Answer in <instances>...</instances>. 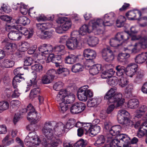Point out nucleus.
<instances>
[{"mask_svg":"<svg viewBox=\"0 0 147 147\" xmlns=\"http://www.w3.org/2000/svg\"><path fill=\"white\" fill-rule=\"evenodd\" d=\"M5 30L9 32L8 34L9 38L11 40H19L21 39L23 34L28 35V38H30L33 34V30L31 29L22 27L21 26H16L15 25H7Z\"/></svg>","mask_w":147,"mask_h":147,"instance_id":"obj_1","label":"nucleus"},{"mask_svg":"<svg viewBox=\"0 0 147 147\" xmlns=\"http://www.w3.org/2000/svg\"><path fill=\"white\" fill-rule=\"evenodd\" d=\"M115 87L111 88L106 94L104 96V99L108 100L110 103H114V105L112 104L109 105L107 110L108 114L110 113L114 110L115 105L116 107L121 106L124 103L125 100L122 98V94L117 92Z\"/></svg>","mask_w":147,"mask_h":147,"instance_id":"obj_2","label":"nucleus"},{"mask_svg":"<svg viewBox=\"0 0 147 147\" xmlns=\"http://www.w3.org/2000/svg\"><path fill=\"white\" fill-rule=\"evenodd\" d=\"M31 122L32 124L27 126L26 129L29 131H34L35 125L32 124V123L34 124L33 122ZM24 142L28 147H36L40 144L41 141L35 132L32 131L29 132L25 139Z\"/></svg>","mask_w":147,"mask_h":147,"instance_id":"obj_3","label":"nucleus"},{"mask_svg":"<svg viewBox=\"0 0 147 147\" xmlns=\"http://www.w3.org/2000/svg\"><path fill=\"white\" fill-rule=\"evenodd\" d=\"M22 112V113L28 112L27 119L30 121L33 122L34 123L37 122L38 120L41 118L40 114L37 113L31 104H29L27 106L26 108L23 109Z\"/></svg>","mask_w":147,"mask_h":147,"instance_id":"obj_4","label":"nucleus"},{"mask_svg":"<svg viewBox=\"0 0 147 147\" xmlns=\"http://www.w3.org/2000/svg\"><path fill=\"white\" fill-rule=\"evenodd\" d=\"M100 30L98 25L95 20L90 21L88 25L84 24L80 28L79 34L80 35L83 36L87 33H90L93 30L98 31Z\"/></svg>","mask_w":147,"mask_h":147,"instance_id":"obj_5","label":"nucleus"},{"mask_svg":"<svg viewBox=\"0 0 147 147\" xmlns=\"http://www.w3.org/2000/svg\"><path fill=\"white\" fill-rule=\"evenodd\" d=\"M115 19V15L113 12L105 14L102 20L98 19L96 20L100 28L102 26H111L114 23Z\"/></svg>","mask_w":147,"mask_h":147,"instance_id":"obj_6","label":"nucleus"},{"mask_svg":"<svg viewBox=\"0 0 147 147\" xmlns=\"http://www.w3.org/2000/svg\"><path fill=\"white\" fill-rule=\"evenodd\" d=\"M88 88V85H85L78 89L77 96L80 100L85 102L87 100L88 97H92L93 96V92Z\"/></svg>","mask_w":147,"mask_h":147,"instance_id":"obj_7","label":"nucleus"},{"mask_svg":"<svg viewBox=\"0 0 147 147\" xmlns=\"http://www.w3.org/2000/svg\"><path fill=\"white\" fill-rule=\"evenodd\" d=\"M115 71H113L112 69L109 70L103 71L101 75V77L103 79L109 78L107 82L108 84L111 86H114L116 85L117 83V80L116 77H111L114 75Z\"/></svg>","mask_w":147,"mask_h":147,"instance_id":"obj_8","label":"nucleus"},{"mask_svg":"<svg viewBox=\"0 0 147 147\" xmlns=\"http://www.w3.org/2000/svg\"><path fill=\"white\" fill-rule=\"evenodd\" d=\"M55 124V122L54 121L46 122L45 123L42 131L43 134L48 140L54 137L53 131L52 128H53Z\"/></svg>","mask_w":147,"mask_h":147,"instance_id":"obj_9","label":"nucleus"},{"mask_svg":"<svg viewBox=\"0 0 147 147\" xmlns=\"http://www.w3.org/2000/svg\"><path fill=\"white\" fill-rule=\"evenodd\" d=\"M25 70L24 67H18L15 69L14 71V74L16 76L13 78L12 81L13 86L15 88L17 86V83L24 80V78L20 75H23V71Z\"/></svg>","mask_w":147,"mask_h":147,"instance_id":"obj_10","label":"nucleus"},{"mask_svg":"<svg viewBox=\"0 0 147 147\" xmlns=\"http://www.w3.org/2000/svg\"><path fill=\"white\" fill-rule=\"evenodd\" d=\"M82 45V42L78 41L76 37H70L66 43V46L70 50H74Z\"/></svg>","mask_w":147,"mask_h":147,"instance_id":"obj_11","label":"nucleus"},{"mask_svg":"<svg viewBox=\"0 0 147 147\" xmlns=\"http://www.w3.org/2000/svg\"><path fill=\"white\" fill-rule=\"evenodd\" d=\"M102 55L103 58L106 61L111 62L114 59V55L109 47L102 49Z\"/></svg>","mask_w":147,"mask_h":147,"instance_id":"obj_12","label":"nucleus"},{"mask_svg":"<svg viewBox=\"0 0 147 147\" xmlns=\"http://www.w3.org/2000/svg\"><path fill=\"white\" fill-rule=\"evenodd\" d=\"M85 104L81 102H76L72 105L70 109V111L73 114L81 113L85 109Z\"/></svg>","mask_w":147,"mask_h":147,"instance_id":"obj_13","label":"nucleus"},{"mask_svg":"<svg viewBox=\"0 0 147 147\" xmlns=\"http://www.w3.org/2000/svg\"><path fill=\"white\" fill-rule=\"evenodd\" d=\"M58 24H63L61 25L63 31H67L70 28L72 25L71 21L69 19L66 17H60L57 20Z\"/></svg>","mask_w":147,"mask_h":147,"instance_id":"obj_14","label":"nucleus"},{"mask_svg":"<svg viewBox=\"0 0 147 147\" xmlns=\"http://www.w3.org/2000/svg\"><path fill=\"white\" fill-rule=\"evenodd\" d=\"M48 140L49 141H47L45 139H44L41 142L42 145L45 147H55L59 143H62L61 141L57 139L55 137Z\"/></svg>","mask_w":147,"mask_h":147,"instance_id":"obj_15","label":"nucleus"},{"mask_svg":"<svg viewBox=\"0 0 147 147\" xmlns=\"http://www.w3.org/2000/svg\"><path fill=\"white\" fill-rule=\"evenodd\" d=\"M117 138L119 140V144L123 147H127L130 142V138L125 134H121L117 136Z\"/></svg>","mask_w":147,"mask_h":147,"instance_id":"obj_16","label":"nucleus"},{"mask_svg":"<svg viewBox=\"0 0 147 147\" xmlns=\"http://www.w3.org/2000/svg\"><path fill=\"white\" fill-rule=\"evenodd\" d=\"M2 44L4 46V49L7 52L13 51L17 47L16 44L10 43L7 38L5 39L2 42Z\"/></svg>","mask_w":147,"mask_h":147,"instance_id":"obj_17","label":"nucleus"},{"mask_svg":"<svg viewBox=\"0 0 147 147\" xmlns=\"http://www.w3.org/2000/svg\"><path fill=\"white\" fill-rule=\"evenodd\" d=\"M53 63L55 64V67L57 68V74H60L63 73L65 76L69 74V72L68 70L67 69L63 68L62 63L54 61Z\"/></svg>","mask_w":147,"mask_h":147,"instance_id":"obj_18","label":"nucleus"},{"mask_svg":"<svg viewBox=\"0 0 147 147\" xmlns=\"http://www.w3.org/2000/svg\"><path fill=\"white\" fill-rule=\"evenodd\" d=\"M137 65L135 64L131 63L129 64L126 68V75L132 77L135 74L137 70Z\"/></svg>","mask_w":147,"mask_h":147,"instance_id":"obj_19","label":"nucleus"},{"mask_svg":"<svg viewBox=\"0 0 147 147\" xmlns=\"http://www.w3.org/2000/svg\"><path fill=\"white\" fill-rule=\"evenodd\" d=\"M54 130L55 131V134L56 135L59 136L62 134L64 133L65 129V126L61 122L57 123L55 122L54 126Z\"/></svg>","mask_w":147,"mask_h":147,"instance_id":"obj_20","label":"nucleus"},{"mask_svg":"<svg viewBox=\"0 0 147 147\" xmlns=\"http://www.w3.org/2000/svg\"><path fill=\"white\" fill-rule=\"evenodd\" d=\"M39 51L42 54H48L52 52L53 47L50 44H44L38 47Z\"/></svg>","mask_w":147,"mask_h":147,"instance_id":"obj_21","label":"nucleus"},{"mask_svg":"<svg viewBox=\"0 0 147 147\" xmlns=\"http://www.w3.org/2000/svg\"><path fill=\"white\" fill-rule=\"evenodd\" d=\"M84 55L85 58H88L87 60L92 61L95 58L96 53L93 50L90 49H86L84 51Z\"/></svg>","mask_w":147,"mask_h":147,"instance_id":"obj_22","label":"nucleus"},{"mask_svg":"<svg viewBox=\"0 0 147 147\" xmlns=\"http://www.w3.org/2000/svg\"><path fill=\"white\" fill-rule=\"evenodd\" d=\"M129 113L125 109H121L118 112L117 119L118 122H122L123 121L128 117Z\"/></svg>","mask_w":147,"mask_h":147,"instance_id":"obj_23","label":"nucleus"},{"mask_svg":"<svg viewBox=\"0 0 147 147\" xmlns=\"http://www.w3.org/2000/svg\"><path fill=\"white\" fill-rule=\"evenodd\" d=\"M101 100V98L99 97H95L88 100L87 102V105L89 107H94L99 104Z\"/></svg>","mask_w":147,"mask_h":147,"instance_id":"obj_24","label":"nucleus"},{"mask_svg":"<svg viewBox=\"0 0 147 147\" xmlns=\"http://www.w3.org/2000/svg\"><path fill=\"white\" fill-rule=\"evenodd\" d=\"M147 59V53H143L138 55L135 58V62L138 64L144 63Z\"/></svg>","mask_w":147,"mask_h":147,"instance_id":"obj_25","label":"nucleus"},{"mask_svg":"<svg viewBox=\"0 0 147 147\" xmlns=\"http://www.w3.org/2000/svg\"><path fill=\"white\" fill-rule=\"evenodd\" d=\"M65 47L63 45H60L55 46L53 48L52 52H54L55 54L59 55H61L65 53Z\"/></svg>","mask_w":147,"mask_h":147,"instance_id":"obj_26","label":"nucleus"},{"mask_svg":"<svg viewBox=\"0 0 147 147\" xmlns=\"http://www.w3.org/2000/svg\"><path fill=\"white\" fill-rule=\"evenodd\" d=\"M67 93L68 91L66 89L60 90L57 94L56 100L60 103L64 102L65 96Z\"/></svg>","mask_w":147,"mask_h":147,"instance_id":"obj_27","label":"nucleus"},{"mask_svg":"<svg viewBox=\"0 0 147 147\" xmlns=\"http://www.w3.org/2000/svg\"><path fill=\"white\" fill-rule=\"evenodd\" d=\"M121 130V126L119 125H117L113 126L109 130L110 135L112 136H116L120 134V132Z\"/></svg>","mask_w":147,"mask_h":147,"instance_id":"obj_28","label":"nucleus"},{"mask_svg":"<svg viewBox=\"0 0 147 147\" xmlns=\"http://www.w3.org/2000/svg\"><path fill=\"white\" fill-rule=\"evenodd\" d=\"M119 123L123 125L126 130L131 128L134 125L133 122L128 117L123 120L122 122Z\"/></svg>","mask_w":147,"mask_h":147,"instance_id":"obj_29","label":"nucleus"},{"mask_svg":"<svg viewBox=\"0 0 147 147\" xmlns=\"http://www.w3.org/2000/svg\"><path fill=\"white\" fill-rule=\"evenodd\" d=\"M115 37L120 42L122 40H123V42L125 41L129 38L128 34L125 32L117 33Z\"/></svg>","mask_w":147,"mask_h":147,"instance_id":"obj_30","label":"nucleus"},{"mask_svg":"<svg viewBox=\"0 0 147 147\" xmlns=\"http://www.w3.org/2000/svg\"><path fill=\"white\" fill-rule=\"evenodd\" d=\"M78 57V55L70 54L66 57L65 62L68 64H73L76 62Z\"/></svg>","mask_w":147,"mask_h":147,"instance_id":"obj_31","label":"nucleus"},{"mask_svg":"<svg viewBox=\"0 0 147 147\" xmlns=\"http://www.w3.org/2000/svg\"><path fill=\"white\" fill-rule=\"evenodd\" d=\"M147 111V107L145 105L141 106L136 111V114L135 119L140 118L142 117L144 113Z\"/></svg>","mask_w":147,"mask_h":147,"instance_id":"obj_32","label":"nucleus"},{"mask_svg":"<svg viewBox=\"0 0 147 147\" xmlns=\"http://www.w3.org/2000/svg\"><path fill=\"white\" fill-rule=\"evenodd\" d=\"M131 46L132 47L131 49H130L129 48V47H128L125 48V51L128 50L129 52L131 53H136L140 51L141 48L139 44L138 43H136L134 45H131Z\"/></svg>","mask_w":147,"mask_h":147,"instance_id":"obj_33","label":"nucleus"},{"mask_svg":"<svg viewBox=\"0 0 147 147\" xmlns=\"http://www.w3.org/2000/svg\"><path fill=\"white\" fill-rule=\"evenodd\" d=\"M101 65L100 64H96L93 65L89 69V72L93 75H95L99 72L101 70Z\"/></svg>","mask_w":147,"mask_h":147,"instance_id":"obj_34","label":"nucleus"},{"mask_svg":"<svg viewBox=\"0 0 147 147\" xmlns=\"http://www.w3.org/2000/svg\"><path fill=\"white\" fill-rule=\"evenodd\" d=\"M136 13H138L140 16L141 13L140 11L137 10V12L135 11H131L127 12L126 14V16L128 19L130 20H133L135 19Z\"/></svg>","mask_w":147,"mask_h":147,"instance_id":"obj_35","label":"nucleus"},{"mask_svg":"<svg viewBox=\"0 0 147 147\" xmlns=\"http://www.w3.org/2000/svg\"><path fill=\"white\" fill-rule=\"evenodd\" d=\"M98 38L94 36L89 37L87 40L88 45L92 47H94L98 44Z\"/></svg>","mask_w":147,"mask_h":147,"instance_id":"obj_36","label":"nucleus"},{"mask_svg":"<svg viewBox=\"0 0 147 147\" xmlns=\"http://www.w3.org/2000/svg\"><path fill=\"white\" fill-rule=\"evenodd\" d=\"M66 95L64 102H66V103L70 104L74 101L75 98L74 94L68 91V93Z\"/></svg>","mask_w":147,"mask_h":147,"instance_id":"obj_37","label":"nucleus"},{"mask_svg":"<svg viewBox=\"0 0 147 147\" xmlns=\"http://www.w3.org/2000/svg\"><path fill=\"white\" fill-rule=\"evenodd\" d=\"M38 29L42 31H44L45 29H48L52 27V25L49 23H38L36 24Z\"/></svg>","mask_w":147,"mask_h":147,"instance_id":"obj_38","label":"nucleus"},{"mask_svg":"<svg viewBox=\"0 0 147 147\" xmlns=\"http://www.w3.org/2000/svg\"><path fill=\"white\" fill-rule=\"evenodd\" d=\"M139 102L136 99H133L129 100L128 103V108L134 109L137 108L139 106Z\"/></svg>","mask_w":147,"mask_h":147,"instance_id":"obj_39","label":"nucleus"},{"mask_svg":"<svg viewBox=\"0 0 147 147\" xmlns=\"http://www.w3.org/2000/svg\"><path fill=\"white\" fill-rule=\"evenodd\" d=\"M14 61L10 58H7L4 60L3 64L5 68H9L12 67L14 65Z\"/></svg>","mask_w":147,"mask_h":147,"instance_id":"obj_40","label":"nucleus"},{"mask_svg":"<svg viewBox=\"0 0 147 147\" xmlns=\"http://www.w3.org/2000/svg\"><path fill=\"white\" fill-rule=\"evenodd\" d=\"M16 24H22L24 26L30 23V20L25 16L20 17L18 18L17 21H16Z\"/></svg>","mask_w":147,"mask_h":147,"instance_id":"obj_41","label":"nucleus"},{"mask_svg":"<svg viewBox=\"0 0 147 147\" xmlns=\"http://www.w3.org/2000/svg\"><path fill=\"white\" fill-rule=\"evenodd\" d=\"M116 69L117 71V75L119 77H123V75L125 73L126 71V68L123 66L120 65L117 66L116 67Z\"/></svg>","mask_w":147,"mask_h":147,"instance_id":"obj_42","label":"nucleus"},{"mask_svg":"<svg viewBox=\"0 0 147 147\" xmlns=\"http://www.w3.org/2000/svg\"><path fill=\"white\" fill-rule=\"evenodd\" d=\"M52 32L51 31H42L38 36L41 38L48 39L52 37Z\"/></svg>","mask_w":147,"mask_h":147,"instance_id":"obj_43","label":"nucleus"},{"mask_svg":"<svg viewBox=\"0 0 147 147\" xmlns=\"http://www.w3.org/2000/svg\"><path fill=\"white\" fill-rule=\"evenodd\" d=\"M83 69V66L80 63H76L73 65L71 68L72 71L75 73L80 72L82 71Z\"/></svg>","mask_w":147,"mask_h":147,"instance_id":"obj_44","label":"nucleus"},{"mask_svg":"<svg viewBox=\"0 0 147 147\" xmlns=\"http://www.w3.org/2000/svg\"><path fill=\"white\" fill-rule=\"evenodd\" d=\"M126 20V19L124 16H119L116 21V26L119 28L123 27Z\"/></svg>","mask_w":147,"mask_h":147,"instance_id":"obj_45","label":"nucleus"},{"mask_svg":"<svg viewBox=\"0 0 147 147\" xmlns=\"http://www.w3.org/2000/svg\"><path fill=\"white\" fill-rule=\"evenodd\" d=\"M37 81V80L36 74L34 73L33 75L32 76V79L30 80L31 84L27 85V87H26V90H25V92H26L30 90V87L32 85H36Z\"/></svg>","mask_w":147,"mask_h":147,"instance_id":"obj_46","label":"nucleus"},{"mask_svg":"<svg viewBox=\"0 0 147 147\" xmlns=\"http://www.w3.org/2000/svg\"><path fill=\"white\" fill-rule=\"evenodd\" d=\"M100 127L99 126L97 125H94L92 126L90 133L92 136H94L98 133L100 132Z\"/></svg>","mask_w":147,"mask_h":147,"instance_id":"obj_47","label":"nucleus"},{"mask_svg":"<svg viewBox=\"0 0 147 147\" xmlns=\"http://www.w3.org/2000/svg\"><path fill=\"white\" fill-rule=\"evenodd\" d=\"M40 89L38 87L32 89L29 94L30 98L33 99L36 97L40 93Z\"/></svg>","mask_w":147,"mask_h":147,"instance_id":"obj_48","label":"nucleus"},{"mask_svg":"<svg viewBox=\"0 0 147 147\" xmlns=\"http://www.w3.org/2000/svg\"><path fill=\"white\" fill-rule=\"evenodd\" d=\"M138 44L141 48L145 49L147 47V36L141 37Z\"/></svg>","mask_w":147,"mask_h":147,"instance_id":"obj_49","label":"nucleus"},{"mask_svg":"<svg viewBox=\"0 0 147 147\" xmlns=\"http://www.w3.org/2000/svg\"><path fill=\"white\" fill-rule=\"evenodd\" d=\"M130 57V55L127 53H119L117 57L118 61L121 62H123L125 61L126 59Z\"/></svg>","mask_w":147,"mask_h":147,"instance_id":"obj_50","label":"nucleus"},{"mask_svg":"<svg viewBox=\"0 0 147 147\" xmlns=\"http://www.w3.org/2000/svg\"><path fill=\"white\" fill-rule=\"evenodd\" d=\"M105 141L104 136L102 135H100L97 137V140L94 144L96 146H100L104 143Z\"/></svg>","mask_w":147,"mask_h":147,"instance_id":"obj_51","label":"nucleus"},{"mask_svg":"<svg viewBox=\"0 0 147 147\" xmlns=\"http://www.w3.org/2000/svg\"><path fill=\"white\" fill-rule=\"evenodd\" d=\"M9 103L6 101H2L0 102V112L3 111L7 109L9 107Z\"/></svg>","mask_w":147,"mask_h":147,"instance_id":"obj_52","label":"nucleus"},{"mask_svg":"<svg viewBox=\"0 0 147 147\" xmlns=\"http://www.w3.org/2000/svg\"><path fill=\"white\" fill-rule=\"evenodd\" d=\"M20 102L18 100H13L11 102V108L13 111H15L18 109L20 104Z\"/></svg>","mask_w":147,"mask_h":147,"instance_id":"obj_53","label":"nucleus"},{"mask_svg":"<svg viewBox=\"0 0 147 147\" xmlns=\"http://www.w3.org/2000/svg\"><path fill=\"white\" fill-rule=\"evenodd\" d=\"M119 140L117 139H113L110 142L109 145L110 147H121L120 143L119 144Z\"/></svg>","mask_w":147,"mask_h":147,"instance_id":"obj_54","label":"nucleus"},{"mask_svg":"<svg viewBox=\"0 0 147 147\" xmlns=\"http://www.w3.org/2000/svg\"><path fill=\"white\" fill-rule=\"evenodd\" d=\"M20 9V12L23 15L26 14L28 11L27 6L23 3H21Z\"/></svg>","mask_w":147,"mask_h":147,"instance_id":"obj_55","label":"nucleus"},{"mask_svg":"<svg viewBox=\"0 0 147 147\" xmlns=\"http://www.w3.org/2000/svg\"><path fill=\"white\" fill-rule=\"evenodd\" d=\"M30 47V45L27 42H22L20 46V49L21 51L24 52L27 51Z\"/></svg>","mask_w":147,"mask_h":147,"instance_id":"obj_56","label":"nucleus"},{"mask_svg":"<svg viewBox=\"0 0 147 147\" xmlns=\"http://www.w3.org/2000/svg\"><path fill=\"white\" fill-rule=\"evenodd\" d=\"M121 43L119 40L115 38H112L110 40V44L111 46L113 47H117L121 44Z\"/></svg>","mask_w":147,"mask_h":147,"instance_id":"obj_57","label":"nucleus"},{"mask_svg":"<svg viewBox=\"0 0 147 147\" xmlns=\"http://www.w3.org/2000/svg\"><path fill=\"white\" fill-rule=\"evenodd\" d=\"M76 123V121L74 119H69L67 123L65 125L66 129H71L74 125Z\"/></svg>","mask_w":147,"mask_h":147,"instance_id":"obj_58","label":"nucleus"},{"mask_svg":"<svg viewBox=\"0 0 147 147\" xmlns=\"http://www.w3.org/2000/svg\"><path fill=\"white\" fill-rule=\"evenodd\" d=\"M86 144V141L83 139L78 140L74 145V147H84Z\"/></svg>","mask_w":147,"mask_h":147,"instance_id":"obj_59","label":"nucleus"},{"mask_svg":"<svg viewBox=\"0 0 147 147\" xmlns=\"http://www.w3.org/2000/svg\"><path fill=\"white\" fill-rule=\"evenodd\" d=\"M32 69L38 72H40L42 70V66L40 64H35L31 66Z\"/></svg>","mask_w":147,"mask_h":147,"instance_id":"obj_60","label":"nucleus"},{"mask_svg":"<svg viewBox=\"0 0 147 147\" xmlns=\"http://www.w3.org/2000/svg\"><path fill=\"white\" fill-rule=\"evenodd\" d=\"M65 102H63L59 103V108L61 109V111L62 113H64L67 110L68 105Z\"/></svg>","mask_w":147,"mask_h":147,"instance_id":"obj_61","label":"nucleus"},{"mask_svg":"<svg viewBox=\"0 0 147 147\" xmlns=\"http://www.w3.org/2000/svg\"><path fill=\"white\" fill-rule=\"evenodd\" d=\"M53 80L50 77L46 74L43 76L42 79V82L44 84H48L50 83Z\"/></svg>","mask_w":147,"mask_h":147,"instance_id":"obj_62","label":"nucleus"},{"mask_svg":"<svg viewBox=\"0 0 147 147\" xmlns=\"http://www.w3.org/2000/svg\"><path fill=\"white\" fill-rule=\"evenodd\" d=\"M92 127L90 123H84L82 128L86 132H90V130Z\"/></svg>","mask_w":147,"mask_h":147,"instance_id":"obj_63","label":"nucleus"},{"mask_svg":"<svg viewBox=\"0 0 147 147\" xmlns=\"http://www.w3.org/2000/svg\"><path fill=\"white\" fill-rule=\"evenodd\" d=\"M128 83V80L126 78L121 77L119 81V85L122 87H124Z\"/></svg>","mask_w":147,"mask_h":147,"instance_id":"obj_64","label":"nucleus"}]
</instances>
